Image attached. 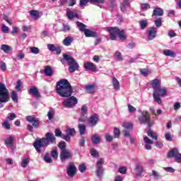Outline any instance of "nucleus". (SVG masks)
Instances as JSON below:
<instances>
[{
    "label": "nucleus",
    "mask_w": 181,
    "mask_h": 181,
    "mask_svg": "<svg viewBox=\"0 0 181 181\" xmlns=\"http://www.w3.org/2000/svg\"><path fill=\"white\" fill-rule=\"evenodd\" d=\"M54 144H56V136L52 132L45 134V137L36 139L33 144V146L38 153L42 152V148L49 146V145Z\"/></svg>",
    "instance_id": "1"
},
{
    "label": "nucleus",
    "mask_w": 181,
    "mask_h": 181,
    "mask_svg": "<svg viewBox=\"0 0 181 181\" xmlns=\"http://www.w3.org/2000/svg\"><path fill=\"white\" fill-rule=\"evenodd\" d=\"M57 93L61 97H71L73 94V88L67 79H61L57 83Z\"/></svg>",
    "instance_id": "2"
},
{
    "label": "nucleus",
    "mask_w": 181,
    "mask_h": 181,
    "mask_svg": "<svg viewBox=\"0 0 181 181\" xmlns=\"http://www.w3.org/2000/svg\"><path fill=\"white\" fill-rule=\"evenodd\" d=\"M105 30L109 33L111 40H117V36L119 37L120 40H125L127 39L124 30H120L117 27H106Z\"/></svg>",
    "instance_id": "3"
},
{
    "label": "nucleus",
    "mask_w": 181,
    "mask_h": 181,
    "mask_svg": "<svg viewBox=\"0 0 181 181\" xmlns=\"http://www.w3.org/2000/svg\"><path fill=\"white\" fill-rule=\"evenodd\" d=\"M64 59L66 60V62H68V66H69V73H74V71L78 70V64L76 62V59L67 54H64L63 55Z\"/></svg>",
    "instance_id": "4"
},
{
    "label": "nucleus",
    "mask_w": 181,
    "mask_h": 181,
    "mask_svg": "<svg viewBox=\"0 0 181 181\" xmlns=\"http://www.w3.org/2000/svg\"><path fill=\"white\" fill-rule=\"evenodd\" d=\"M11 100L9 96V90L6 86L0 82V101L1 103H8Z\"/></svg>",
    "instance_id": "5"
},
{
    "label": "nucleus",
    "mask_w": 181,
    "mask_h": 181,
    "mask_svg": "<svg viewBox=\"0 0 181 181\" xmlns=\"http://www.w3.org/2000/svg\"><path fill=\"white\" fill-rule=\"evenodd\" d=\"M141 115L139 117L140 124H147L148 127H152L155 122L151 119V115L147 111H141Z\"/></svg>",
    "instance_id": "6"
},
{
    "label": "nucleus",
    "mask_w": 181,
    "mask_h": 181,
    "mask_svg": "<svg viewBox=\"0 0 181 181\" xmlns=\"http://www.w3.org/2000/svg\"><path fill=\"white\" fill-rule=\"evenodd\" d=\"M167 93L168 90L165 88L160 86L159 88L156 89L153 93L154 101L157 102L158 104H162V100L160 99L159 95L160 97H165L167 95Z\"/></svg>",
    "instance_id": "7"
},
{
    "label": "nucleus",
    "mask_w": 181,
    "mask_h": 181,
    "mask_svg": "<svg viewBox=\"0 0 181 181\" xmlns=\"http://www.w3.org/2000/svg\"><path fill=\"white\" fill-rule=\"evenodd\" d=\"M103 165H104V158H100L96 163L95 170V175L97 177H99L100 179H101L104 175V168H103Z\"/></svg>",
    "instance_id": "8"
},
{
    "label": "nucleus",
    "mask_w": 181,
    "mask_h": 181,
    "mask_svg": "<svg viewBox=\"0 0 181 181\" xmlns=\"http://www.w3.org/2000/svg\"><path fill=\"white\" fill-rule=\"evenodd\" d=\"M78 100L76 97L71 96V98L63 101L62 105L65 108H73L76 105H77Z\"/></svg>",
    "instance_id": "9"
},
{
    "label": "nucleus",
    "mask_w": 181,
    "mask_h": 181,
    "mask_svg": "<svg viewBox=\"0 0 181 181\" xmlns=\"http://www.w3.org/2000/svg\"><path fill=\"white\" fill-rule=\"evenodd\" d=\"M168 158H174L177 163H181V153H179L177 148H173L168 153Z\"/></svg>",
    "instance_id": "10"
},
{
    "label": "nucleus",
    "mask_w": 181,
    "mask_h": 181,
    "mask_svg": "<svg viewBox=\"0 0 181 181\" xmlns=\"http://www.w3.org/2000/svg\"><path fill=\"white\" fill-rule=\"evenodd\" d=\"M142 173H144V166L141 163H137L133 170V175L136 179H139L142 177Z\"/></svg>",
    "instance_id": "11"
},
{
    "label": "nucleus",
    "mask_w": 181,
    "mask_h": 181,
    "mask_svg": "<svg viewBox=\"0 0 181 181\" xmlns=\"http://www.w3.org/2000/svg\"><path fill=\"white\" fill-rule=\"evenodd\" d=\"M66 173L69 177H74L76 173H77V168L74 163H70L69 166L66 168Z\"/></svg>",
    "instance_id": "12"
},
{
    "label": "nucleus",
    "mask_w": 181,
    "mask_h": 181,
    "mask_svg": "<svg viewBox=\"0 0 181 181\" xmlns=\"http://www.w3.org/2000/svg\"><path fill=\"white\" fill-rule=\"evenodd\" d=\"M105 1V0H80L79 6L82 9H84L86 5H87L88 2H90L91 4H93V2H95L96 4H104Z\"/></svg>",
    "instance_id": "13"
},
{
    "label": "nucleus",
    "mask_w": 181,
    "mask_h": 181,
    "mask_svg": "<svg viewBox=\"0 0 181 181\" xmlns=\"http://www.w3.org/2000/svg\"><path fill=\"white\" fill-rule=\"evenodd\" d=\"M71 156H73V153H71V151H69L67 149L61 151L60 159L62 162H64L66 159H70Z\"/></svg>",
    "instance_id": "14"
},
{
    "label": "nucleus",
    "mask_w": 181,
    "mask_h": 181,
    "mask_svg": "<svg viewBox=\"0 0 181 181\" xmlns=\"http://www.w3.org/2000/svg\"><path fill=\"white\" fill-rule=\"evenodd\" d=\"M26 119L27 121H28V122H30V124H32L33 127H34V128H39V119H37L35 117H33L32 116H27L26 117Z\"/></svg>",
    "instance_id": "15"
},
{
    "label": "nucleus",
    "mask_w": 181,
    "mask_h": 181,
    "mask_svg": "<svg viewBox=\"0 0 181 181\" xmlns=\"http://www.w3.org/2000/svg\"><path fill=\"white\" fill-rule=\"evenodd\" d=\"M144 144H146L144 146L145 149L147 151H151V149H152V145H153V141L146 136L144 137Z\"/></svg>",
    "instance_id": "16"
},
{
    "label": "nucleus",
    "mask_w": 181,
    "mask_h": 181,
    "mask_svg": "<svg viewBox=\"0 0 181 181\" xmlns=\"http://www.w3.org/2000/svg\"><path fill=\"white\" fill-rule=\"evenodd\" d=\"M147 32L148 40H153L156 37V28L152 27Z\"/></svg>",
    "instance_id": "17"
},
{
    "label": "nucleus",
    "mask_w": 181,
    "mask_h": 181,
    "mask_svg": "<svg viewBox=\"0 0 181 181\" xmlns=\"http://www.w3.org/2000/svg\"><path fill=\"white\" fill-rule=\"evenodd\" d=\"M66 16L69 21L74 19V18H78V14L74 11L70 10V8H66Z\"/></svg>",
    "instance_id": "18"
},
{
    "label": "nucleus",
    "mask_w": 181,
    "mask_h": 181,
    "mask_svg": "<svg viewBox=\"0 0 181 181\" xmlns=\"http://www.w3.org/2000/svg\"><path fill=\"white\" fill-rule=\"evenodd\" d=\"M98 123V116L97 115H94L90 117L88 121V124L90 127H95V125Z\"/></svg>",
    "instance_id": "19"
},
{
    "label": "nucleus",
    "mask_w": 181,
    "mask_h": 181,
    "mask_svg": "<svg viewBox=\"0 0 181 181\" xmlns=\"http://www.w3.org/2000/svg\"><path fill=\"white\" fill-rule=\"evenodd\" d=\"M151 87L153 90V91H156V90H158V88H160V81H159V79L158 78H155L151 81Z\"/></svg>",
    "instance_id": "20"
},
{
    "label": "nucleus",
    "mask_w": 181,
    "mask_h": 181,
    "mask_svg": "<svg viewBox=\"0 0 181 181\" xmlns=\"http://www.w3.org/2000/svg\"><path fill=\"white\" fill-rule=\"evenodd\" d=\"M112 84L115 90H116L117 91L119 90L121 84L119 83V81H118V79H117L115 76L112 77Z\"/></svg>",
    "instance_id": "21"
},
{
    "label": "nucleus",
    "mask_w": 181,
    "mask_h": 181,
    "mask_svg": "<svg viewBox=\"0 0 181 181\" xmlns=\"http://www.w3.org/2000/svg\"><path fill=\"white\" fill-rule=\"evenodd\" d=\"M15 142V138L12 136H9L4 140V144L6 146H10L12 148L13 146V143Z\"/></svg>",
    "instance_id": "22"
},
{
    "label": "nucleus",
    "mask_w": 181,
    "mask_h": 181,
    "mask_svg": "<svg viewBox=\"0 0 181 181\" xmlns=\"http://www.w3.org/2000/svg\"><path fill=\"white\" fill-rule=\"evenodd\" d=\"M44 73L47 77H52L53 74H54V71H53V69H52V66H46L44 69Z\"/></svg>",
    "instance_id": "23"
},
{
    "label": "nucleus",
    "mask_w": 181,
    "mask_h": 181,
    "mask_svg": "<svg viewBox=\"0 0 181 181\" xmlns=\"http://www.w3.org/2000/svg\"><path fill=\"white\" fill-rule=\"evenodd\" d=\"M83 66L85 69H87L90 71H94L97 69V66L95 64H93V62H86L83 64Z\"/></svg>",
    "instance_id": "24"
},
{
    "label": "nucleus",
    "mask_w": 181,
    "mask_h": 181,
    "mask_svg": "<svg viewBox=\"0 0 181 181\" xmlns=\"http://www.w3.org/2000/svg\"><path fill=\"white\" fill-rule=\"evenodd\" d=\"M84 35L86 37H97L98 34L97 33L92 31L89 29L85 30Z\"/></svg>",
    "instance_id": "25"
},
{
    "label": "nucleus",
    "mask_w": 181,
    "mask_h": 181,
    "mask_svg": "<svg viewBox=\"0 0 181 181\" xmlns=\"http://www.w3.org/2000/svg\"><path fill=\"white\" fill-rule=\"evenodd\" d=\"M85 90L88 94H94V93H95V85H88L85 87Z\"/></svg>",
    "instance_id": "26"
},
{
    "label": "nucleus",
    "mask_w": 181,
    "mask_h": 181,
    "mask_svg": "<svg viewBox=\"0 0 181 181\" xmlns=\"http://www.w3.org/2000/svg\"><path fill=\"white\" fill-rule=\"evenodd\" d=\"M152 16H163V9L157 7L153 11Z\"/></svg>",
    "instance_id": "27"
},
{
    "label": "nucleus",
    "mask_w": 181,
    "mask_h": 181,
    "mask_svg": "<svg viewBox=\"0 0 181 181\" xmlns=\"http://www.w3.org/2000/svg\"><path fill=\"white\" fill-rule=\"evenodd\" d=\"M28 93L32 94L35 97H39V90H37V88L35 86H32L29 90H28Z\"/></svg>",
    "instance_id": "28"
},
{
    "label": "nucleus",
    "mask_w": 181,
    "mask_h": 181,
    "mask_svg": "<svg viewBox=\"0 0 181 181\" xmlns=\"http://www.w3.org/2000/svg\"><path fill=\"white\" fill-rule=\"evenodd\" d=\"M73 37L68 36L64 38L62 43L64 46H70L71 43L73 42Z\"/></svg>",
    "instance_id": "29"
},
{
    "label": "nucleus",
    "mask_w": 181,
    "mask_h": 181,
    "mask_svg": "<svg viewBox=\"0 0 181 181\" xmlns=\"http://www.w3.org/2000/svg\"><path fill=\"white\" fill-rule=\"evenodd\" d=\"M92 142L95 144H98L101 142V136L98 134H93L92 136Z\"/></svg>",
    "instance_id": "30"
},
{
    "label": "nucleus",
    "mask_w": 181,
    "mask_h": 181,
    "mask_svg": "<svg viewBox=\"0 0 181 181\" xmlns=\"http://www.w3.org/2000/svg\"><path fill=\"white\" fill-rule=\"evenodd\" d=\"M163 54L170 57H175V56H176V53L170 49H164Z\"/></svg>",
    "instance_id": "31"
},
{
    "label": "nucleus",
    "mask_w": 181,
    "mask_h": 181,
    "mask_svg": "<svg viewBox=\"0 0 181 181\" xmlns=\"http://www.w3.org/2000/svg\"><path fill=\"white\" fill-rule=\"evenodd\" d=\"M76 25L78 26V28H79V30L81 32H86V30H87V29H86V25H84L83 23L80 22V21H77L76 22Z\"/></svg>",
    "instance_id": "32"
},
{
    "label": "nucleus",
    "mask_w": 181,
    "mask_h": 181,
    "mask_svg": "<svg viewBox=\"0 0 181 181\" xmlns=\"http://www.w3.org/2000/svg\"><path fill=\"white\" fill-rule=\"evenodd\" d=\"M30 15L35 20L39 19L40 18L39 12L36 10H31L30 11Z\"/></svg>",
    "instance_id": "33"
},
{
    "label": "nucleus",
    "mask_w": 181,
    "mask_h": 181,
    "mask_svg": "<svg viewBox=\"0 0 181 181\" xmlns=\"http://www.w3.org/2000/svg\"><path fill=\"white\" fill-rule=\"evenodd\" d=\"M147 135L150 136V138H152V139L158 141V134H156V133L153 132L151 129L147 132Z\"/></svg>",
    "instance_id": "34"
},
{
    "label": "nucleus",
    "mask_w": 181,
    "mask_h": 181,
    "mask_svg": "<svg viewBox=\"0 0 181 181\" xmlns=\"http://www.w3.org/2000/svg\"><path fill=\"white\" fill-rule=\"evenodd\" d=\"M140 73L141 76H144V77H146V76H149V74L152 73V71L146 69H140Z\"/></svg>",
    "instance_id": "35"
},
{
    "label": "nucleus",
    "mask_w": 181,
    "mask_h": 181,
    "mask_svg": "<svg viewBox=\"0 0 181 181\" xmlns=\"http://www.w3.org/2000/svg\"><path fill=\"white\" fill-rule=\"evenodd\" d=\"M78 128L81 135H84V134H86V125L80 124H78Z\"/></svg>",
    "instance_id": "36"
},
{
    "label": "nucleus",
    "mask_w": 181,
    "mask_h": 181,
    "mask_svg": "<svg viewBox=\"0 0 181 181\" xmlns=\"http://www.w3.org/2000/svg\"><path fill=\"white\" fill-rule=\"evenodd\" d=\"M139 25L141 26V29L144 30L148 26V21L146 20H141L139 21Z\"/></svg>",
    "instance_id": "37"
},
{
    "label": "nucleus",
    "mask_w": 181,
    "mask_h": 181,
    "mask_svg": "<svg viewBox=\"0 0 181 181\" xmlns=\"http://www.w3.org/2000/svg\"><path fill=\"white\" fill-rule=\"evenodd\" d=\"M29 158H24L23 159V160L21 161V168H28V165H29Z\"/></svg>",
    "instance_id": "38"
},
{
    "label": "nucleus",
    "mask_w": 181,
    "mask_h": 181,
    "mask_svg": "<svg viewBox=\"0 0 181 181\" xmlns=\"http://www.w3.org/2000/svg\"><path fill=\"white\" fill-rule=\"evenodd\" d=\"M66 134L70 136H74L76 135V129L74 128H68L66 129Z\"/></svg>",
    "instance_id": "39"
},
{
    "label": "nucleus",
    "mask_w": 181,
    "mask_h": 181,
    "mask_svg": "<svg viewBox=\"0 0 181 181\" xmlns=\"http://www.w3.org/2000/svg\"><path fill=\"white\" fill-rule=\"evenodd\" d=\"M11 47H9L7 45H2L1 47V49L3 50V52H4V53H8V52L11 50Z\"/></svg>",
    "instance_id": "40"
},
{
    "label": "nucleus",
    "mask_w": 181,
    "mask_h": 181,
    "mask_svg": "<svg viewBox=\"0 0 181 181\" xmlns=\"http://www.w3.org/2000/svg\"><path fill=\"white\" fill-rule=\"evenodd\" d=\"M2 127L4 129L9 130L11 129V123L8 120H5L4 123H2Z\"/></svg>",
    "instance_id": "41"
},
{
    "label": "nucleus",
    "mask_w": 181,
    "mask_h": 181,
    "mask_svg": "<svg viewBox=\"0 0 181 181\" xmlns=\"http://www.w3.org/2000/svg\"><path fill=\"white\" fill-rule=\"evenodd\" d=\"M81 117H86L87 115V106L86 105H83L81 107Z\"/></svg>",
    "instance_id": "42"
},
{
    "label": "nucleus",
    "mask_w": 181,
    "mask_h": 181,
    "mask_svg": "<svg viewBox=\"0 0 181 181\" xmlns=\"http://www.w3.org/2000/svg\"><path fill=\"white\" fill-rule=\"evenodd\" d=\"M11 100L14 101V103H18V93H16V91H13L11 93Z\"/></svg>",
    "instance_id": "43"
},
{
    "label": "nucleus",
    "mask_w": 181,
    "mask_h": 181,
    "mask_svg": "<svg viewBox=\"0 0 181 181\" xmlns=\"http://www.w3.org/2000/svg\"><path fill=\"white\" fill-rule=\"evenodd\" d=\"M15 118H16V114L13 112L8 113L7 115V119H8V121H13Z\"/></svg>",
    "instance_id": "44"
},
{
    "label": "nucleus",
    "mask_w": 181,
    "mask_h": 181,
    "mask_svg": "<svg viewBox=\"0 0 181 181\" xmlns=\"http://www.w3.org/2000/svg\"><path fill=\"white\" fill-rule=\"evenodd\" d=\"M51 156L52 158H54V159H57L59 156V153H57V149L54 148L51 152Z\"/></svg>",
    "instance_id": "45"
},
{
    "label": "nucleus",
    "mask_w": 181,
    "mask_h": 181,
    "mask_svg": "<svg viewBox=\"0 0 181 181\" xmlns=\"http://www.w3.org/2000/svg\"><path fill=\"white\" fill-rule=\"evenodd\" d=\"M140 8L142 11H147V9H151V5H149L148 4L144 3L141 4Z\"/></svg>",
    "instance_id": "46"
},
{
    "label": "nucleus",
    "mask_w": 181,
    "mask_h": 181,
    "mask_svg": "<svg viewBox=\"0 0 181 181\" xmlns=\"http://www.w3.org/2000/svg\"><path fill=\"white\" fill-rule=\"evenodd\" d=\"M90 154L94 158H98V156H100L98 151H97V150H95V148L90 149Z\"/></svg>",
    "instance_id": "47"
},
{
    "label": "nucleus",
    "mask_w": 181,
    "mask_h": 181,
    "mask_svg": "<svg viewBox=\"0 0 181 181\" xmlns=\"http://www.w3.org/2000/svg\"><path fill=\"white\" fill-rule=\"evenodd\" d=\"M30 50L31 53H33L34 54H37L40 52L39 48L35 47H30Z\"/></svg>",
    "instance_id": "48"
},
{
    "label": "nucleus",
    "mask_w": 181,
    "mask_h": 181,
    "mask_svg": "<svg viewBox=\"0 0 181 181\" xmlns=\"http://www.w3.org/2000/svg\"><path fill=\"white\" fill-rule=\"evenodd\" d=\"M66 142L64 141L60 142L58 144V147L59 148V149H61V151H66Z\"/></svg>",
    "instance_id": "49"
},
{
    "label": "nucleus",
    "mask_w": 181,
    "mask_h": 181,
    "mask_svg": "<svg viewBox=\"0 0 181 181\" xmlns=\"http://www.w3.org/2000/svg\"><path fill=\"white\" fill-rule=\"evenodd\" d=\"M115 57L119 60V62H122L124 59L122 58V54L119 51H117L115 53Z\"/></svg>",
    "instance_id": "50"
},
{
    "label": "nucleus",
    "mask_w": 181,
    "mask_h": 181,
    "mask_svg": "<svg viewBox=\"0 0 181 181\" xmlns=\"http://www.w3.org/2000/svg\"><path fill=\"white\" fill-rule=\"evenodd\" d=\"M86 169H87V167H86L85 164H81L78 166V170L81 172V173H84Z\"/></svg>",
    "instance_id": "51"
},
{
    "label": "nucleus",
    "mask_w": 181,
    "mask_h": 181,
    "mask_svg": "<svg viewBox=\"0 0 181 181\" xmlns=\"http://www.w3.org/2000/svg\"><path fill=\"white\" fill-rule=\"evenodd\" d=\"M156 28H160L162 26V18H158L154 21Z\"/></svg>",
    "instance_id": "52"
},
{
    "label": "nucleus",
    "mask_w": 181,
    "mask_h": 181,
    "mask_svg": "<svg viewBox=\"0 0 181 181\" xmlns=\"http://www.w3.org/2000/svg\"><path fill=\"white\" fill-rule=\"evenodd\" d=\"M44 160L47 162V163H52V162H53V160H52V157L49 156V155L47 154L44 156Z\"/></svg>",
    "instance_id": "53"
},
{
    "label": "nucleus",
    "mask_w": 181,
    "mask_h": 181,
    "mask_svg": "<svg viewBox=\"0 0 181 181\" xmlns=\"http://www.w3.org/2000/svg\"><path fill=\"white\" fill-rule=\"evenodd\" d=\"M16 91H21L22 90V82L21 81H18L16 85Z\"/></svg>",
    "instance_id": "54"
},
{
    "label": "nucleus",
    "mask_w": 181,
    "mask_h": 181,
    "mask_svg": "<svg viewBox=\"0 0 181 181\" xmlns=\"http://www.w3.org/2000/svg\"><path fill=\"white\" fill-rule=\"evenodd\" d=\"M57 47L54 46L53 44H48L47 45V49L49 50V52H54L56 50V48Z\"/></svg>",
    "instance_id": "55"
},
{
    "label": "nucleus",
    "mask_w": 181,
    "mask_h": 181,
    "mask_svg": "<svg viewBox=\"0 0 181 181\" xmlns=\"http://www.w3.org/2000/svg\"><path fill=\"white\" fill-rule=\"evenodd\" d=\"M0 69L2 71H6V64L2 61L0 62Z\"/></svg>",
    "instance_id": "56"
},
{
    "label": "nucleus",
    "mask_w": 181,
    "mask_h": 181,
    "mask_svg": "<svg viewBox=\"0 0 181 181\" xmlns=\"http://www.w3.org/2000/svg\"><path fill=\"white\" fill-rule=\"evenodd\" d=\"M123 127L127 131H129V129H132V124H131V123H124Z\"/></svg>",
    "instance_id": "57"
},
{
    "label": "nucleus",
    "mask_w": 181,
    "mask_h": 181,
    "mask_svg": "<svg viewBox=\"0 0 181 181\" xmlns=\"http://www.w3.org/2000/svg\"><path fill=\"white\" fill-rule=\"evenodd\" d=\"M1 31L3 33H8V32H9V27L6 26L5 24H3L1 27Z\"/></svg>",
    "instance_id": "58"
},
{
    "label": "nucleus",
    "mask_w": 181,
    "mask_h": 181,
    "mask_svg": "<svg viewBox=\"0 0 181 181\" xmlns=\"http://www.w3.org/2000/svg\"><path fill=\"white\" fill-rule=\"evenodd\" d=\"M71 29V27L67 24H63L62 32H69Z\"/></svg>",
    "instance_id": "59"
},
{
    "label": "nucleus",
    "mask_w": 181,
    "mask_h": 181,
    "mask_svg": "<svg viewBox=\"0 0 181 181\" xmlns=\"http://www.w3.org/2000/svg\"><path fill=\"white\" fill-rule=\"evenodd\" d=\"M54 134H55V136L60 137V138L63 136V134H62V131L59 129H55Z\"/></svg>",
    "instance_id": "60"
},
{
    "label": "nucleus",
    "mask_w": 181,
    "mask_h": 181,
    "mask_svg": "<svg viewBox=\"0 0 181 181\" xmlns=\"http://www.w3.org/2000/svg\"><path fill=\"white\" fill-rule=\"evenodd\" d=\"M118 172H119V173H121L122 175H125L127 173L126 167L119 168Z\"/></svg>",
    "instance_id": "61"
},
{
    "label": "nucleus",
    "mask_w": 181,
    "mask_h": 181,
    "mask_svg": "<svg viewBox=\"0 0 181 181\" xmlns=\"http://www.w3.org/2000/svg\"><path fill=\"white\" fill-rule=\"evenodd\" d=\"M105 139H106V142H112V139H114V137L110 135V134H107L105 135Z\"/></svg>",
    "instance_id": "62"
},
{
    "label": "nucleus",
    "mask_w": 181,
    "mask_h": 181,
    "mask_svg": "<svg viewBox=\"0 0 181 181\" xmlns=\"http://www.w3.org/2000/svg\"><path fill=\"white\" fill-rule=\"evenodd\" d=\"M152 175L153 177H155L156 179H159V177H160V175H159V173L156 172L155 170H152Z\"/></svg>",
    "instance_id": "63"
},
{
    "label": "nucleus",
    "mask_w": 181,
    "mask_h": 181,
    "mask_svg": "<svg viewBox=\"0 0 181 181\" xmlns=\"http://www.w3.org/2000/svg\"><path fill=\"white\" fill-rule=\"evenodd\" d=\"M61 138H62V139H65L66 142H69L70 141V135L67 134V133L66 135L63 134L62 136H61Z\"/></svg>",
    "instance_id": "64"
}]
</instances>
